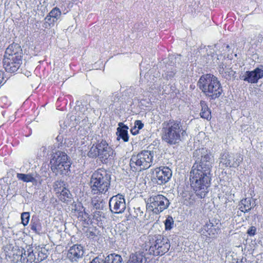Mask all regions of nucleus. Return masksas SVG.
I'll list each match as a JSON object with an SVG mask.
<instances>
[{"label": "nucleus", "instance_id": "aec40b11", "mask_svg": "<svg viewBox=\"0 0 263 263\" xmlns=\"http://www.w3.org/2000/svg\"><path fill=\"white\" fill-rule=\"evenodd\" d=\"M147 259L142 252H136L132 253L127 263H146Z\"/></svg>", "mask_w": 263, "mask_h": 263}, {"label": "nucleus", "instance_id": "4468645a", "mask_svg": "<svg viewBox=\"0 0 263 263\" xmlns=\"http://www.w3.org/2000/svg\"><path fill=\"white\" fill-rule=\"evenodd\" d=\"M6 255L8 259L14 263L20 261L22 262L23 249H20L17 246L10 245L6 248Z\"/></svg>", "mask_w": 263, "mask_h": 263}, {"label": "nucleus", "instance_id": "f8f14e48", "mask_svg": "<svg viewBox=\"0 0 263 263\" xmlns=\"http://www.w3.org/2000/svg\"><path fill=\"white\" fill-rule=\"evenodd\" d=\"M109 206L112 212L119 214L123 213L126 209L124 196L118 194L112 197L109 201Z\"/></svg>", "mask_w": 263, "mask_h": 263}, {"label": "nucleus", "instance_id": "72a5a7b5", "mask_svg": "<svg viewBox=\"0 0 263 263\" xmlns=\"http://www.w3.org/2000/svg\"><path fill=\"white\" fill-rule=\"evenodd\" d=\"M256 232V229L254 226H251L247 231V234L250 236H254Z\"/></svg>", "mask_w": 263, "mask_h": 263}, {"label": "nucleus", "instance_id": "a878e982", "mask_svg": "<svg viewBox=\"0 0 263 263\" xmlns=\"http://www.w3.org/2000/svg\"><path fill=\"white\" fill-rule=\"evenodd\" d=\"M127 129L128 127L126 125L117 128L118 132L119 133L118 137L121 138L125 142H128L129 140Z\"/></svg>", "mask_w": 263, "mask_h": 263}, {"label": "nucleus", "instance_id": "4c0bfd02", "mask_svg": "<svg viewBox=\"0 0 263 263\" xmlns=\"http://www.w3.org/2000/svg\"><path fill=\"white\" fill-rule=\"evenodd\" d=\"M139 130H138L137 127L135 126L130 129V133L133 135H136L139 133Z\"/></svg>", "mask_w": 263, "mask_h": 263}, {"label": "nucleus", "instance_id": "423d86ee", "mask_svg": "<svg viewBox=\"0 0 263 263\" xmlns=\"http://www.w3.org/2000/svg\"><path fill=\"white\" fill-rule=\"evenodd\" d=\"M111 173L104 168H99L92 174L89 182L93 195L105 194L111 185Z\"/></svg>", "mask_w": 263, "mask_h": 263}, {"label": "nucleus", "instance_id": "e433bc0d", "mask_svg": "<svg viewBox=\"0 0 263 263\" xmlns=\"http://www.w3.org/2000/svg\"><path fill=\"white\" fill-rule=\"evenodd\" d=\"M101 213L99 211H95L93 213V219H96L97 220H99L98 218H100Z\"/></svg>", "mask_w": 263, "mask_h": 263}, {"label": "nucleus", "instance_id": "f257e3e1", "mask_svg": "<svg viewBox=\"0 0 263 263\" xmlns=\"http://www.w3.org/2000/svg\"><path fill=\"white\" fill-rule=\"evenodd\" d=\"M209 154L201 156L193 165L190 174L191 185L196 194L200 198H204L209 192L211 184L212 166Z\"/></svg>", "mask_w": 263, "mask_h": 263}, {"label": "nucleus", "instance_id": "5701e85b", "mask_svg": "<svg viewBox=\"0 0 263 263\" xmlns=\"http://www.w3.org/2000/svg\"><path fill=\"white\" fill-rule=\"evenodd\" d=\"M200 104L201 107L200 113L201 118L210 121L212 118L210 108L208 107L206 103L204 101H201Z\"/></svg>", "mask_w": 263, "mask_h": 263}, {"label": "nucleus", "instance_id": "58836bf2", "mask_svg": "<svg viewBox=\"0 0 263 263\" xmlns=\"http://www.w3.org/2000/svg\"><path fill=\"white\" fill-rule=\"evenodd\" d=\"M226 164L228 166L230 164V161H229V162L227 163H226Z\"/></svg>", "mask_w": 263, "mask_h": 263}, {"label": "nucleus", "instance_id": "1a4fd4ad", "mask_svg": "<svg viewBox=\"0 0 263 263\" xmlns=\"http://www.w3.org/2000/svg\"><path fill=\"white\" fill-rule=\"evenodd\" d=\"M51 170L56 175H67L70 172L71 162L67 155L58 151L50 160Z\"/></svg>", "mask_w": 263, "mask_h": 263}, {"label": "nucleus", "instance_id": "c9c22d12", "mask_svg": "<svg viewBox=\"0 0 263 263\" xmlns=\"http://www.w3.org/2000/svg\"><path fill=\"white\" fill-rule=\"evenodd\" d=\"M134 126L136 127H137V128L138 130H140V129H142L143 127L144 124H143V123L142 122V121L141 120H136L135 122V125Z\"/></svg>", "mask_w": 263, "mask_h": 263}, {"label": "nucleus", "instance_id": "ddd939ff", "mask_svg": "<svg viewBox=\"0 0 263 263\" xmlns=\"http://www.w3.org/2000/svg\"><path fill=\"white\" fill-rule=\"evenodd\" d=\"M155 180L158 184L162 185L167 182L172 175L171 170L167 166H161L154 170Z\"/></svg>", "mask_w": 263, "mask_h": 263}, {"label": "nucleus", "instance_id": "9b49d317", "mask_svg": "<svg viewBox=\"0 0 263 263\" xmlns=\"http://www.w3.org/2000/svg\"><path fill=\"white\" fill-rule=\"evenodd\" d=\"M54 190L60 201L64 203H68L71 201V194L69 190L66 187L63 181L58 180L55 181L54 184Z\"/></svg>", "mask_w": 263, "mask_h": 263}, {"label": "nucleus", "instance_id": "0eeeda50", "mask_svg": "<svg viewBox=\"0 0 263 263\" xmlns=\"http://www.w3.org/2000/svg\"><path fill=\"white\" fill-rule=\"evenodd\" d=\"M148 240L147 246L151 255L162 256L167 252L170 248V240L163 235H149Z\"/></svg>", "mask_w": 263, "mask_h": 263}, {"label": "nucleus", "instance_id": "bb28decb", "mask_svg": "<svg viewBox=\"0 0 263 263\" xmlns=\"http://www.w3.org/2000/svg\"><path fill=\"white\" fill-rule=\"evenodd\" d=\"M75 213L78 220L80 221L85 222L88 218V214L85 212V209L82 206L79 210L75 209Z\"/></svg>", "mask_w": 263, "mask_h": 263}, {"label": "nucleus", "instance_id": "f3484780", "mask_svg": "<svg viewBox=\"0 0 263 263\" xmlns=\"http://www.w3.org/2000/svg\"><path fill=\"white\" fill-rule=\"evenodd\" d=\"M90 263H123L121 255L115 253L108 255L105 259L95 257Z\"/></svg>", "mask_w": 263, "mask_h": 263}, {"label": "nucleus", "instance_id": "9d476101", "mask_svg": "<svg viewBox=\"0 0 263 263\" xmlns=\"http://www.w3.org/2000/svg\"><path fill=\"white\" fill-rule=\"evenodd\" d=\"M168 200L161 194L152 195L148 199L147 209L154 213L159 214L169 205Z\"/></svg>", "mask_w": 263, "mask_h": 263}, {"label": "nucleus", "instance_id": "f03ea898", "mask_svg": "<svg viewBox=\"0 0 263 263\" xmlns=\"http://www.w3.org/2000/svg\"><path fill=\"white\" fill-rule=\"evenodd\" d=\"M186 135L180 120L170 119L162 124L160 136L162 140L170 145L178 144Z\"/></svg>", "mask_w": 263, "mask_h": 263}, {"label": "nucleus", "instance_id": "2eb2a0df", "mask_svg": "<svg viewBox=\"0 0 263 263\" xmlns=\"http://www.w3.org/2000/svg\"><path fill=\"white\" fill-rule=\"evenodd\" d=\"M263 77V70L257 67L252 71H247L242 76L241 79L249 83H257L258 80Z\"/></svg>", "mask_w": 263, "mask_h": 263}, {"label": "nucleus", "instance_id": "6ab92c4d", "mask_svg": "<svg viewBox=\"0 0 263 263\" xmlns=\"http://www.w3.org/2000/svg\"><path fill=\"white\" fill-rule=\"evenodd\" d=\"M22 263H37L36 255L33 252V250L32 247L23 249Z\"/></svg>", "mask_w": 263, "mask_h": 263}, {"label": "nucleus", "instance_id": "393cba45", "mask_svg": "<svg viewBox=\"0 0 263 263\" xmlns=\"http://www.w3.org/2000/svg\"><path fill=\"white\" fill-rule=\"evenodd\" d=\"M17 178L24 182H34L36 181L35 178L33 177L32 174H23V173H17Z\"/></svg>", "mask_w": 263, "mask_h": 263}, {"label": "nucleus", "instance_id": "dca6fc26", "mask_svg": "<svg viewBox=\"0 0 263 263\" xmlns=\"http://www.w3.org/2000/svg\"><path fill=\"white\" fill-rule=\"evenodd\" d=\"M213 221L214 219L212 220H209V221L206 222L203 226L202 230L203 234L206 233L205 236L209 238H216L220 231V228L217 226L218 222H216V220H215V224Z\"/></svg>", "mask_w": 263, "mask_h": 263}, {"label": "nucleus", "instance_id": "2f4dec72", "mask_svg": "<svg viewBox=\"0 0 263 263\" xmlns=\"http://www.w3.org/2000/svg\"><path fill=\"white\" fill-rule=\"evenodd\" d=\"M91 203L94 208L96 209H99L102 201L99 197H95L92 199Z\"/></svg>", "mask_w": 263, "mask_h": 263}, {"label": "nucleus", "instance_id": "c85d7f7f", "mask_svg": "<svg viewBox=\"0 0 263 263\" xmlns=\"http://www.w3.org/2000/svg\"><path fill=\"white\" fill-rule=\"evenodd\" d=\"M61 15V11L58 7L53 8L48 14V17H51L55 20L57 21Z\"/></svg>", "mask_w": 263, "mask_h": 263}, {"label": "nucleus", "instance_id": "20e7f679", "mask_svg": "<svg viewBox=\"0 0 263 263\" xmlns=\"http://www.w3.org/2000/svg\"><path fill=\"white\" fill-rule=\"evenodd\" d=\"M23 53L21 46L13 43L6 48L3 60V67L10 73L16 72L23 62Z\"/></svg>", "mask_w": 263, "mask_h": 263}, {"label": "nucleus", "instance_id": "cd10ccee", "mask_svg": "<svg viewBox=\"0 0 263 263\" xmlns=\"http://www.w3.org/2000/svg\"><path fill=\"white\" fill-rule=\"evenodd\" d=\"M180 195L184 204H187V203H191L190 200L193 196L192 192L187 190H184L180 194Z\"/></svg>", "mask_w": 263, "mask_h": 263}, {"label": "nucleus", "instance_id": "4be33fe9", "mask_svg": "<svg viewBox=\"0 0 263 263\" xmlns=\"http://www.w3.org/2000/svg\"><path fill=\"white\" fill-rule=\"evenodd\" d=\"M239 209L243 213H246L251 210L254 207V203H252V199L245 198L242 199L239 203Z\"/></svg>", "mask_w": 263, "mask_h": 263}, {"label": "nucleus", "instance_id": "7ed1b4c3", "mask_svg": "<svg viewBox=\"0 0 263 263\" xmlns=\"http://www.w3.org/2000/svg\"><path fill=\"white\" fill-rule=\"evenodd\" d=\"M197 86L201 92L210 100L218 98L223 92V89L218 78L211 73L202 75Z\"/></svg>", "mask_w": 263, "mask_h": 263}, {"label": "nucleus", "instance_id": "473e14b6", "mask_svg": "<svg viewBox=\"0 0 263 263\" xmlns=\"http://www.w3.org/2000/svg\"><path fill=\"white\" fill-rule=\"evenodd\" d=\"M165 228L166 230H171L174 224V221L172 217L167 218L165 221Z\"/></svg>", "mask_w": 263, "mask_h": 263}, {"label": "nucleus", "instance_id": "b1692460", "mask_svg": "<svg viewBox=\"0 0 263 263\" xmlns=\"http://www.w3.org/2000/svg\"><path fill=\"white\" fill-rule=\"evenodd\" d=\"M31 229L36 233L40 234L42 231V227L40 220L36 217H32L31 223Z\"/></svg>", "mask_w": 263, "mask_h": 263}, {"label": "nucleus", "instance_id": "39448f33", "mask_svg": "<svg viewBox=\"0 0 263 263\" xmlns=\"http://www.w3.org/2000/svg\"><path fill=\"white\" fill-rule=\"evenodd\" d=\"M116 155L115 151L104 139L91 144L87 153L89 158L99 160L102 164H106L112 161Z\"/></svg>", "mask_w": 263, "mask_h": 263}, {"label": "nucleus", "instance_id": "412c9836", "mask_svg": "<svg viewBox=\"0 0 263 263\" xmlns=\"http://www.w3.org/2000/svg\"><path fill=\"white\" fill-rule=\"evenodd\" d=\"M35 249L36 251L34 253L36 255L37 263H39L47 258L48 250L46 249L45 247L38 246L35 247Z\"/></svg>", "mask_w": 263, "mask_h": 263}, {"label": "nucleus", "instance_id": "6e6552de", "mask_svg": "<svg viewBox=\"0 0 263 263\" xmlns=\"http://www.w3.org/2000/svg\"><path fill=\"white\" fill-rule=\"evenodd\" d=\"M153 155L148 151H142L137 154H133L130 158V170L139 173L149 168L153 163Z\"/></svg>", "mask_w": 263, "mask_h": 263}, {"label": "nucleus", "instance_id": "7c9ffc66", "mask_svg": "<svg viewBox=\"0 0 263 263\" xmlns=\"http://www.w3.org/2000/svg\"><path fill=\"white\" fill-rule=\"evenodd\" d=\"M45 22L44 23L45 27L46 28H47L48 27H52L54 26L55 23L56 22V20H55L54 18H52L51 17H48V14L46 16L45 18Z\"/></svg>", "mask_w": 263, "mask_h": 263}, {"label": "nucleus", "instance_id": "f704fd0d", "mask_svg": "<svg viewBox=\"0 0 263 263\" xmlns=\"http://www.w3.org/2000/svg\"><path fill=\"white\" fill-rule=\"evenodd\" d=\"M5 82V72L3 70H0V86L4 85Z\"/></svg>", "mask_w": 263, "mask_h": 263}, {"label": "nucleus", "instance_id": "a211bd4d", "mask_svg": "<svg viewBox=\"0 0 263 263\" xmlns=\"http://www.w3.org/2000/svg\"><path fill=\"white\" fill-rule=\"evenodd\" d=\"M83 248L81 245H74L68 251L67 256L71 260H77L83 256Z\"/></svg>", "mask_w": 263, "mask_h": 263}, {"label": "nucleus", "instance_id": "c756f323", "mask_svg": "<svg viewBox=\"0 0 263 263\" xmlns=\"http://www.w3.org/2000/svg\"><path fill=\"white\" fill-rule=\"evenodd\" d=\"M30 214L29 212H23L21 214L22 223L24 226H27L29 221Z\"/></svg>", "mask_w": 263, "mask_h": 263}]
</instances>
